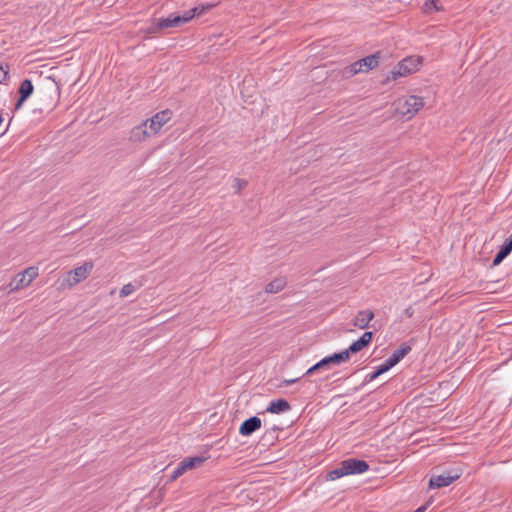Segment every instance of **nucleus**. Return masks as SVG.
<instances>
[{"mask_svg":"<svg viewBox=\"0 0 512 512\" xmlns=\"http://www.w3.org/2000/svg\"><path fill=\"white\" fill-rule=\"evenodd\" d=\"M3 110L0 108V125L3 123Z\"/></svg>","mask_w":512,"mask_h":512,"instance_id":"c9c22d12","label":"nucleus"},{"mask_svg":"<svg viewBox=\"0 0 512 512\" xmlns=\"http://www.w3.org/2000/svg\"><path fill=\"white\" fill-rule=\"evenodd\" d=\"M320 369H324L321 365V363L318 361L316 364H314L313 366H311L303 376H306V375H312L314 374L316 371H319Z\"/></svg>","mask_w":512,"mask_h":512,"instance_id":"c756f323","label":"nucleus"},{"mask_svg":"<svg viewBox=\"0 0 512 512\" xmlns=\"http://www.w3.org/2000/svg\"><path fill=\"white\" fill-rule=\"evenodd\" d=\"M272 430H273V431H276V430H279V428H278V427H276V426H274V427L272 428Z\"/></svg>","mask_w":512,"mask_h":512,"instance_id":"e433bc0d","label":"nucleus"},{"mask_svg":"<svg viewBox=\"0 0 512 512\" xmlns=\"http://www.w3.org/2000/svg\"><path fill=\"white\" fill-rule=\"evenodd\" d=\"M93 269V263L92 262H85L83 265L76 267L73 270H70L68 272V284L69 286H74L81 282L82 280H85L90 272Z\"/></svg>","mask_w":512,"mask_h":512,"instance_id":"6e6552de","label":"nucleus"},{"mask_svg":"<svg viewBox=\"0 0 512 512\" xmlns=\"http://www.w3.org/2000/svg\"><path fill=\"white\" fill-rule=\"evenodd\" d=\"M374 333L372 331H366L359 339L352 342L350 346L342 352L346 354V359L350 358L351 354H356L369 346L373 340Z\"/></svg>","mask_w":512,"mask_h":512,"instance_id":"1a4fd4ad","label":"nucleus"},{"mask_svg":"<svg viewBox=\"0 0 512 512\" xmlns=\"http://www.w3.org/2000/svg\"><path fill=\"white\" fill-rule=\"evenodd\" d=\"M33 92H34V85L31 81V79L26 78L23 81H21V83L18 87V90H17L18 97H17L16 103L14 106V110L12 111V115L9 119L8 126H10V124L13 120L14 112L19 110L23 106V104L31 97ZM7 128H9V127H7ZM7 130L8 129H6L5 132Z\"/></svg>","mask_w":512,"mask_h":512,"instance_id":"7ed1b4c3","label":"nucleus"},{"mask_svg":"<svg viewBox=\"0 0 512 512\" xmlns=\"http://www.w3.org/2000/svg\"><path fill=\"white\" fill-rule=\"evenodd\" d=\"M421 63L422 61L420 57L409 56L404 58L393 68V70L390 71V75L382 81V84H386L390 80H396L399 77H404L416 72Z\"/></svg>","mask_w":512,"mask_h":512,"instance_id":"f257e3e1","label":"nucleus"},{"mask_svg":"<svg viewBox=\"0 0 512 512\" xmlns=\"http://www.w3.org/2000/svg\"><path fill=\"white\" fill-rule=\"evenodd\" d=\"M261 426L262 420L258 416H251L242 422L239 427V433L244 437H248L259 430Z\"/></svg>","mask_w":512,"mask_h":512,"instance_id":"f8f14e48","label":"nucleus"},{"mask_svg":"<svg viewBox=\"0 0 512 512\" xmlns=\"http://www.w3.org/2000/svg\"><path fill=\"white\" fill-rule=\"evenodd\" d=\"M286 280L285 278H275L274 280H272L271 282H269L266 287H265V291L267 293H278L280 292L281 290L284 289V287L286 286Z\"/></svg>","mask_w":512,"mask_h":512,"instance_id":"6ab92c4d","label":"nucleus"},{"mask_svg":"<svg viewBox=\"0 0 512 512\" xmlns=\"http://www.w3.org/2000/svg\"><path fill=\"white\" fill-rule=\"evenodd\" d=\"M164 30L163 27H159V19L153 21L150 26H148L144 32L146 34H158L160 31Z\"/></svg>","mask_w":512,"mask_h":512,"instance_id":"a878e982","label":"nucleus"},{"mask_svg":"<svg viewBox=\"0 0 512 512\" xmlns=\"http://www.w3.org/2000/svg\"><path fill=\"white\" fill-rule=\"evenodd\" d=\"M291 409L290 403L284 399L279 398L272 400L266 408V411L272 414H280L287 412Z\"/></svg>","mask_w":512,"mask_h":512,"instance_id":"dca6fc26","label":"nucleus"},{"mask_svg":"<svg viewBox=\"0 0 512 512\" xmlns=\"http://www.w3.org/2000/svg\"><path fill=\"white\" fill-rule=\"evenodd\" d=\"M346 475H357L365 473L369 470L370 466L367 461L358 458H348L341 461Z\"/></svg>","mask_w":512,"mask_h":512,"instance_id":"0eeeda50","label":"nucleus"},{"mask_svg":"<svg viewBox=\"0 0 512 512\" xmlns=\"http://www.w3.org/2000/svg\"><path fill=\"white\" fill-rule=\"evenodd\" d=\"M135 291V287L134 285H132L131 283H128L126 285H124L121 290H120V296L121 297H126L130 294H132L133 292Z\"/></svg>","mask_w":512,"mask_h":512,"instance_id":"cd10ccee","label":"nucleus"},{"mask_svg":"<svg viewBox=\"0 0 512 512\" xmlns=\"http://www.w3.org/2000/svg\"><path fill=\"white\" fill-rule=\"evenodd\" d=\"M391 367L388 365L386 361H384L381 365L375 368V370L371 373H369L365 377V382H370L378 378L380 375L384 374L385 372L389 371Z\"/></svg>","mask_w":512,"mask_h":512,"instance_id":"412c9836","label":"nucleus"},{"mask_svg":"<svg viewBox=\"0 0 512 512\" xmlns=\"http://www.w3.org/2000/svg\"><path fill=\"white\" fill-rule=\"evenodd\" d=\"M235 181L237 182L239 189H241L242 185L246 186V184H247L246 181H243V180H240V179H235Z\"/></svg>","mask_w":512,"mask_h":512,"instance_id":"f704fd0d","label":"nucleus"},{"mask_svg":"<svg viewBox=\"0 0 512 512\" xmlns=\"http://www.w3.org/2000/svg\"><path fill=\"white\" fill-rule=\"evenodd\" d=\"M38 276L37 267H28L22 273L17 274L14 280L10 283L11 290H19L31 284V282Z\"/></svg>","mask_w":512,"mask_h":512,"instance_id":"39448f33","label":"nucleus"},{"mask_svg":"<svg viewBox=\"0 0 512 512\" xmlns=\"http://www.w3.org/2000/svg\"><path fill=\"white\" fill-rule=\"evenodd\" d=\"M411 351V346L407 343H402L398 349H396L392 355L386 359L385 361L392 368L397 365L409 352Z\"/></svg>","mask_w":512,"mask_h":512,"instance_id":"4468645a","label":"nucleus"},{"mask_svg":"<svg viewBox=\"0 0 512 512\" xmlns=\"http://www.w3.org/2000/svg\"><path fill=\"white\" fill-rule=\"evenodd\" d=\"M205 460H206L205 457L194 456V457L184 458L181 461V463H182V467H184L186 469V471H188L190 469H194L196 467H199Z\"/></svg>","mask_w":512,"mask_h":512,"instance_id":"aec40b11","label":"nucleus"},{"mask_svg":"<svg viewBox=\"0 0 512 512\" xmlns=\"http://www.w3.org/2000/svg\"><path fill=\"white\" fill-rule=\"evenodd\" d=\"M404 314L406 315V317L411 318V317L414 315V309H413V307H412V306L407 307V308L404 310Z\"/></svg>","mask_w":512,"mask_h":512,"instance_id":"2f4dec72","label":"nucleus"},{"mask_svg":"<svg viewBox=\"0 0 512 512\" xmlns=\"http://www.w3.org/2000/svg\"><path fill=\"white\" fill-rule=\"evenodd\" d=\"M191 21V16L187 15L186 12L183 14L172 13L166 18H159V27L163 29L180 27Z\"/></svg>","mask_w":512,"mask_h":512,"instance_id":"9d476101","label":"nucleus"},{"mask_svg":"<svg viewBox=\"0 0 512 512\" xmlns=\"http://www.w3.org/2000/svg\"><path fill=\"white\" fill-rule=\"evenodd\" d=\"M508 255L509 253L505 252V250L500 246V249L498 250L492 261L491 267L498 266Z\"/></svg>","mask_w":512,"mask_h":512,"instance_id":"393cba45","label":"nucleus"},{"mask_svg":"<svg viewBox=\"0 0 512 512\" xmlns=\"http://www.w3.org/2000/svg\"><path fill=\"white\" fill-rule=\"evenodd\" d=\"M346 361H347L346 354H344L342 351H340V352H336L332 355L324 357L319 362L321 363V365L324 369H329L332 365H339Z\"/></svg>","mask_w":512,"mask_h":512,"instance_id":"f3484780","label":"nucleus"},{"mask_svg":"<svg viewBox=\"0 0 512 512\" xmlns=\"http://www.w3.org/2000/svg\"><path fill=\"white\" fill-rule=\"evenodd\" d=\"M462 475L461 468H451L443 471L439 475H432L428 481V487L430 489H439L443 487H447L452 484L454 481L458 480Z\"/></svg>","mask_w":512,"mask_h":512,"instance_id":"f03ea898","label":"nucleus"},{"mask_svg":"<svg viewBox=\"0 0 512 512\" xmlns=\"http://www.w3.org/2000/svg\"><path fill=\"white\" fill-rule=\"evenodd\" d=\"M7 68H9V67L7 66ZM8 76H9V70L8 69L5 70L2 67V65H0V83L5 81L8 78Z\"/></svg>","mask_w":512,"mask_h":512,"instance_id":"7c9ffc66","label":"nucleus"},{"mask_svg":"<svg viewBox=\"0 0 512 512\" xmlns=\"http://www.w3.org/2000/svg\"><path fill=\"white\" fill-rule=\"evenodd\" d=\"M185 472H186V469L184 467H182V463L179 462L177 467L174 469V471L170 475L169 481L170 482L175 481L178 477L183 475Z\"/></svg>","mask_w":512,"mask_h":512,"instance_id":"bb28decb","label":"nucleus"},{"mask_svg":"<svg viewBox=\"0 0 512 512\" xmlns=\"http://www.w3.org/2000/svg\"><path fill=\"white\" fill-rule=\"evenodd\" d=\"M374 318V312L367 309L361 310L353 320V325L359 329H366L369 327L370 321Z\"/></svg>","mask_w":512,"mask_h":512,"instance_id":"2eb2a0df","label":"nucleus"},{"mask_svg":"<svg viewBox=\"0 0 512 512\" xmlns=\"http://www.w3.org/2000/svg\"><path fill=\"white\" fill-rule=\"evenodd\" d=\"M344 476H347V475H346L343 465L340 462L338 467L327 472L325 479L327 481H334V480H337Z\"/></svg>","mask_w":512,"mask_h":512,"instance_id":"5701e85b","label":"nucleus"},{"mask_svg":"<svg viewBox=\"0 0 512 512\" xmlns=\"http://www.w3.org/2000/svg\"><path fill=\"white\" fill-rule=\"evenodd\" d=\"M381 59V52L378 51L374 54L361 58L355 61L358 68H363L362 72H368L376 67H378Z\"/></svg>","mask_w":512,"mask_h":512,"instance_id":"ddd939ff","label":"nucleus"},{"mask_svg":"<svg viewBox=\"0 0 512 512\" xmlns=\"http://www.w3.org/2000/svg\"><path fill=\"white\" fill-rule=\"evenodd\" d=\"M299 379H300V377L295 378V379H286V380H284V381L282 382V384H283L284 386H289V385H292V384L296 383Z\"/></svg>","mask_w":512,"mask_h":512,"instance_id":"473e14b6","label":"nucleus"},{"mask_svg":"<svg viewBox=\"0 0 512 512\" xmlns=\"http://www.w3.org/2000/svg\"><path fill=\"white\" fill-rule=\"evenodd\" d=\"M443 8L439 5L438 0H426L423 4L422 11L424 14L429 15L441 11Z\"/></svg>","mask_w":512,"mask_h":512,"instance_id":"4be33fe9","label":"nucleus"},{"mask_svg":"<svg viewBox=\"0 0 512 512\" xmlns=\"http://www.w3.org/2000/svg\"><path fill=\"white\" fill-rule=\"evenodd\" d=\"M424 101L422 97L411 95L403 103L399 102L398 110L403 116L411 118L414 116L422 107Z\"/></svg>","mask_w":512,"mask_h":512,"instance_id":"20e7f679","label":"nucleus"},{"mask_svg":"<svg viewBox=\"0 0 512 512\" xmlns=\"http://www.w3.org/2000/svg\"><path fill=\"white\" fill-rule=\"evenodd\" d=\"M153 136L155 135L149 133L148 121H143L131 129L129 140L132 142H142Z\"/></svg>","mask_w":512,"mask_h":512,"instance_id":"9b49d317","label":"nucleus"},{"mask_svg":"<svg viewBox=\"0 0 512 512\" xmlns=\"http://www.w3.org/2000/svg\"><path fill=\"white\" fill-rule=\"evenodd\" d=\"M172 111L165 109L157 112L154 116L145 121H148L149 133L156 135L160 129L171 119Z\"/></svg>","mask_w":512,"mask_h":512,"instance_id":"423d86ee","label":"nucleus"},{"mask_svg":"<svg viewBox=\"0 0 512 512\" xmlns=\"http://www.w3.org/2000/svg\"><path fill=\"white\" fill-rule=\"evenodd\" d=\"M214 6H215V4H199L185 12L187 15L191 16V20H192L193 18L199 17V16L205 14L206 12L210 11Z\"/></svg>","mask_w":512,"mask_h":512,"instance_id":"a211bd4d","label":"nucleus"},{"mask_svg":"<svg viewBox=\"0 0 512 512\" xmlns=\"http://www.w3.org/2000/svg\"><path fill=\"white\" fill-rule=\"evenodd\" d=\"M501 247L509 254L512 252V234L503 242Z\"/></svg>","mask_w":512,"mask_h":512,"instance_id":"c85d7f7f","label":"nucleus"},{"mask_svg":"<svg viewBox=\"0 0 512 512\" xmlns=\"http://www.w3.org/2000/svg\"><path fill=\"white\" fill-rule=\"evenodd\" d=\"M431 501L426 502L424 505L417 508L414 512H424L429 507Z\"/></svg>","mask_w":512,"mask_h":512,"instance_id":"72a5a7b5","label":"nucleus"},{"mask_svg":"<svg viewBox=\"0 0 512 512\" xmlns=\"http://www.w3.org/2000/svg\"><path fill=\"white\" fill-rule=\"evenodd\" d=\"M362 71H363V68H358L356 63L354 62V63L344 67L341 70V75H342V78L349 79Z\"/></svg>","mask_w":512,"mask_h":512,"instance_id":"b1692460","label":"nucleus"}]
</instances>
